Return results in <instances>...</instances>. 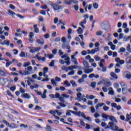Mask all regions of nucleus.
<instances>
[{"label": "nucleus", "mask_w": 131, "mask_h": 131, "mask_svg": "<svg viewBox=\"0 0 131 131\" xmlns=\"http://www.w3.org/2000/svg\"><path fill=\"white\" fill-rule=\"evenodd\" d=\"M83 24H86V20L84 19L83 21H81L79 23V25L82 27V28H85V26Z\"/></svg>", "instance_id": "obj_21"}, {"label": "nucleus", "mask_w": 131, "mask_h": 131, "mask_svg": "<svg viewBox=\"0 0 131 131\" xmlns=\"http://www.w3.org/2000/svg\"><path fill=\"white\" fill-rule=\"evenodd\" d=\"M54 64H55V61L52 60L49 64V66H50V67H54Z\"/></svg>", "instance_id": "obj_48"}, {"label": "nucleus", "mask_w": 131, "mask_h": 131, "mask_svg": "<svg viewBox=\"0 0 131 131\" xmlns=\"http://www.w3.org/2000/svg\"><path fill=\"white\" fill-rule=\"evenodd\" d=\"M77 32L78 34H82V33H83V30H82L81 28L79 27L78 28Z\"/></svg>", "instance_id": "obj_26"}, {"label": "nucleus", "mask_w": 131, "mask_h": 131, "mask_svg": "<svg viewBox=\"0 0 131 131\" xmlns=\"http://www.w3.org/2000/svg\"><path fill=\"white\" fill-rule=\"evenodd\" d=\"M97 52H98V50H97V49H96V48H95L94 49H92V50H91L90 54L94 55V54H96V53H97Z\"/></svg>", "instance_id": "obj_33"}, {"label": "nucleus", "mask_w": 131, "mask_h": 131, "mask_svg": "<svg viewBox=\"0 0 131 131\" xmlns=\"http://www.w3.org/2000/svg\"><path fill=\"white\" fill-rule=\"evenodd\" d=\"M58 24H62V25L65 26L66 25V21H63L62 19H59Z\"/></svg>", "instance_id": "obj_39"}, {"label": "nucleus", "mask_w": 131, "mask_h": 131, "mask_svg": "<svg viewBox=\"0 0 131 131\" xmlns=\"http://www.w3.org/2000/svg\"><path fill=\"white\" fill-rule=\"evenodd\" d=\"M49 113L54 116V115H56V111H50Z\"/></svg>", "instance_id": "obj_57"}, {"label": "nucleus", "mask_w": 131, "mask_h": 131, "mask_svg": "<svg viewBox=\"0 0 131 131\" xmlns=\"http://www.w3.org/2000/svg\"><path fill=\"white\" fill-rule=\"evenodd\" d=\"M91 111L92 113H95L96 112V110L95 109V107L94 106H92L91 107Z\"/></svg>", "instance_id": "obj_53"}, {"label": "nucleus", "mask_w": 131, "mask_h": 131, "mask_svg": "<svg viewBox=\"0 0 131 131\" xmlns=\"http://www.w3.org/2000/svg\"><path fill=\"white\" fill-rule=\"evenodd\" d=\"M101 28L102 29H104V30H107V29H106V24H102L101 25Z\"/></svg>", "instance_id": "obj_47"}, {"label": "nucleus", "mask_w": 131, "mask_h": 131, "mask_svg": "<svg viewBox=\"0 0 131 131\" xmlns=\"http://www.w3.org/2000/svg\"><path fill=\"white\" fill-rule=\"evenodd\" d=\"M34 49H35V52H39V51H40V50H41V48H40V47H36Z\"/></svg>", "instance_id": "obj_55"}, {"label": "nucleus", "mask_w": 131, "mask_h": 131, "mask_svg": "<svg viewBox=\"0 0 131 131\" xmlns=\"http://www.w3.org/2000/svg\"><path fill=\"white\" fill-rule=\"evenodd\" d=\"M31 63L30 62H25L23 64V67L25 68V70L22 72L21 71H19L18 73L20 74V75H29V74H31V72H32L33 68L32 67L30 66Z\"/></svg>", "instance_id": "obj_1"}, {"label": "nucleus", "mask_w": 131, "mask_h": 131, "mask_svg": "<svg viewBox=\"0 0 131 131\" xmlns=\"http://www.w3.org/2000/svg\"><path fill=\"white\" fill-rule=\"evenodd\" d=\"M36 42L39 45H45V40L42 38H39L36 40Z\"/></svg>", "instance_id": "obj_13"}, {"label": "nucleus", "mask_w": 131, "mask_h": 131, "mask_svg": "<svg viewBox=\"0 0 131 131\" xmlns=\"http://www.w3.org/2000/svg\"><path fill=\"white\" fill-rule=\"evenodd\" d=\"M71 83L72 86H73V88H76V86H77V84H76V83L75 82V81L74 80L71 81Z\"/></svg>", "instance_id": "obj_30"}, {"label": "nucleus", "mask_w": 131, "mask_h": 131, "mask_svg": "<svg viewBox=\"0 0 131 131\" xmlns=\"http://www.w3.org/2000/svg\"><path fill=\"white\" fill-rule=\"evenodd\" d=\"M33 28L36 33H39V29L37 28V25H34Z\"/></svg>", "instance_id": "obj_23"}, {"label": "nucleus", "mask_w": 131, "mask_h": 131, "mask_svg": "<svg viewBox=\"0 0 131 131\" xmlns=\"http://www.w3.org/2000/svg\"><path fill=\"white\" fill-rule=\"evenodd\" d=\"M72 111L71 110H68L66 113V115L67 116H70L71 115Z\"/></svg>", "instance_id": "obj_45"}, {"label": "nucleus", "mask_w": 131, "mask_h": 131, "mask_svg": "<svg viewBox=\"0 0 131 131\" xmlns=\"http://www.w3.org/2000/svg\"><path fill=\"white\" fill-rule=\"evenodd\" d=\"M111 76H112V77H113V78H115V79H117L118 78L117 75H116V74L113 72L111 73Z\"/></svg>", "instance_id": "obj_25"}, {"label": "nucleus", "mask_w": 131, "mask_h": 131, "mask_svg": "<svg viewBox=\"0 0 131 131\" xmlns=\"http://www.w3.org/2000/svg\"><path fill=\"white\" fill-rule=\"evenodd\" d=\"M76 101H79L80 102V101H82V94L80 92H78L77 94V98L76 99Z\"/></svg>", "instance_id": "obj_11"}, {"label": "nucleus", "mask_w": 131, "mask_h": 131, "mask_svg": "<svg viewBox=\"0 0 131 131\" xmlns=\"http://www.w3.org/2000/svg\"><path fill=\"white\" fill-rule=\"evenodd\" d=\"M38 60L39 61V62H46V57H42V56H39L38 57Z\"/></svg>", "instance_id": "obj_22"}, {"label": "nucleus", "mask_w": 131, "mask_h": 131, "mask_svg": "<svg viewBox=\"0 0 131 131\" xmlns=\"http://www.w3.org/2000/svg\"><path fill=\"white\" fill-rule=\"evenodd\" d=\"M103 106H105V103H98L96 105L95 108L96 109V110H99V108H100V107H103Z\"/></svg>", "instance_id": "obj_16"}, {"label": "nucleus", "mask_w": 131, "mask_h": 131, "mask_svg": "<svg viewBox=\"0 0 131 131\" xmlns=\"http://www.w3.org/2000/svg\"><path fill=\"white\" fill-rule=\"evenodd\" d=\"M58 104L60 105V106H61V107H63V108H65V107H66V104L61 103V102H58Z\"/></svg>", "instance_id": "obj_50"}, {"label": "nucleus", "mask_w": 131, "mask_h": 131, "mask_svg": "<svg viewBox=\"0 0 131 131\" xmlns=\"http://www.w3.org/2000/svg\"><path fill=\"white\" fill-rule=\"evenodd\" d=\"M61 96H62V98H63V99H64V98H66L67 99H68L70 97L69 95L66 94H61Z\"/></svg>", "instance_id": "obj_32"}, {"label": "nucleus", "mask_w": 131, "mask_h": 131, "mask_svg": "<svg viewBox=\"0 0 131 131\" xmlns=\"http://www.w3.org/2000/svg\"><path fill=\"white\" fill-rule=\"evenodd\" d=\"M62 48L63 49H67V50H69V49H71L70 45L69 44L63 43L62 45Z\"/></svg>", "instance_id": "obj_15"}, {"label": "nucleus", "mask_w": 131, "mask_h": 131, "mask_svg": "<svg viewBox=\"0 0 131 131\" xmlns=\"http://www.w3.org/2000/svg\"><path fill=\"white\" fill-rule=\"evenodd\" d=\"M123 76L127 79H131V73L128 71H124L123 73Z\"/></svg>", "instance_id": "obj_8"}, {"label": "nucleus", "mask_w": 131, "mask_h": 131, "mask_svg": "<svg viewBox=\"0 0 131 131\" xmlns=\"http://www.w3.org/2000/svg\"><path fill=\"white\" fill-rule=\"evenodd\" d=\"M120 84L122 88L123 94H125L127 92V85L123 81H120Z\"/></svg>", "instance_id": "obj_5"}, {"label": "nucleus", "mask_w": 131, "mask_h": 131, "mask_svg": "<svg viewBox=\"0 0 131 131\" xmlns=\"http://www.w3.org/2000/svg\"><path fill=\"white\" fill-rule=\"evenodd\" d=\"M130 119H131L130 115H129V114H127L126 121H129Z\"/></svg>", "instance_id": "obj_43"}, {"label": "nucleus", "mask_w": 131, "mask_h": 131, "mask_svg": "<svg viewBox=\"0 0 131 131\" xmlns=\"http://www.w3.org/2000/svg\"><path fill=\"white\" fill-rule=\"evenodd\" d=\"M9 127H10L11 128H18V126H17V124L14 123H11L9 125Z\"/></svg>", "instance_id": "obj_20"}, {"label": "nucleus", "mask_w": 131, "mask_h": 131, "mask_svg": "<svg viewBox=\"0 0 131 131\" xmlns=\"http://www.w3.org/2000/svg\"><path fill=\"white\" fill-rule=\"evenodd\" d=\"M8 15H10V16H11V17H14V16L16 15V13L13 12L12 10L10 9L8 10Z\"/></svg>", "instance_id": "obj_17"}, {"label": "nucleus", "mask_w": 131, "mask_h": 131, "mask_svg": "<svg viewBox=\"0 0 131 131\" xmlns=\"http://www.w3.org/2000/svg\"><path fill=\"white\" fill-rule=\"evenodd\" d=\"M111 49L113 50L114 51V50H115V49H116V46L115 45H112L111 46Z\"/></svg>", "instance_id": "obj_59"}, {"label": "nucleus", "mask_w": 131, "mask_h": 131, "mask_svg": "<svg viewBox=\"0 0 131 131\" xmlns=\"http://www.w3.org/2000/svg\"><path fill=\"white\" fill-rule=\"evenodd\" d=\"M61 69L62 70H65L67 72H68V68L66 67V66H63L61 67Z\"/></svg>", "instance_id": "obj_46"}, {"label": "nucleus", "mask_w": 131, "mask_h": 131, "mask_svg": "<svg viewBox=\"0 0 131 131\" xmlns=\"http://www.w3.org/2000/svg\"><path fill=\"white\" fill-rule=\"evenodd\" d=\"M102 117H103V118H104L105 119H109V118H110V116L106 115L105 114H102Z\"/></svg>", "instance_id": "obj_29"}, {"label": "nucleus", "mask_w": 131, "mask_h": 131, "mask_svg": "<svg viewBox=\"0 0 131 131\" xmlns=\"http://www.w3.org/2000/svg\"><path fill=\"white\" fill-rule=\"evenodd\" d=\"M96 84H97V83H96V82H92L91 85L92 88H93V89H95V88H96Z\"/></svg>", "instance_id": "obj_44"}, {"label": "nucleus", "mask_w": 131, "mask_h": 131, "mask_svg": "<svg viewBox=\"0 0 131 131\" xmlns=\"http://www.w3.org/2000/svg\"><path fill=\"white\" fill-rule=\"evenodd\" d=\"M77 116H82V117H83L84 119H86V117L85 116V115H84V113L81 112H78L77 113Z\"/></svg>", "instance_id": "obj_18"}, {"label": "nucleus", "mask_w": 131, "mask_h": 131, "mask_svg": "<svg viewBox=\"0 0 131 131\" xmlns=\"http://www.w3.org/2000/svg\"><path fill=\"white\" fill-rule=\"evenodd\" d=\"M71 59L72 60H73L74 64H75L76 65H77V64H78V62H77V59L75 58V55H72Z\"/></svg>", "instance_id": "obj_14"}, {"label": "nucleus", "mask_w": 131, "mask_h": 131, "mask_svg": "<svg viewBox=\"0 0 131 131\" xmlns=\"http://www.w3.org/2000/svg\"><path fill=\"white\" fill-rule=\"evenodd\" d=\"M93 6L94 8V9L97 10L98 8H99V4H98V3H95L93 4Z\"/></svg>", "instance_id": "obj_35"}, {"label": "nucleus", "mask_w": 131, "mask_h": 131, "mask_svg": "<svg viewBox=\"0 0 131 131\" xmlns=\"http://www.w3.org/2000/svg\"><path fill=\"white\" fill-rule=\"evenodd\" d=\"M95 46L96 47L95 50H97L98 51H99L100 49L99 48V47H100V43H99V42H96L95 44Z\"/></svg>", "instance_id": "obj_28"}, {"label": "nucleus", "mask_w": 131, "mask_h": 131, "mask_svg": "<svg viewBox=\"0 0 131 131\" xmlns=\"http://www.w3.org/2000/svg\"><path fill=\"white\" fill-rule=\"evenodd\" d=\"M62 79L61 78H59L58 77H56L55 79H51V83L54 85V86H57V82H59L61 81Z\"/></svg>", "instance_id": "obj_7"}, {"label": "nucleus", "mask_w": 131, "mask_h": 131, "mask_svg": "<svg viewBox=\"0 0 131 131\" xmlns=\"http://www.w3.org/2000/svg\"><path fill=\"white\" fill-rule=\"evenodd\" d=\"M103 109L104 111H108V110H109L110 108L109 107V106H106V105L104 104V105H103Z\"/></svg>", "instance_id": "obj_37"}, {"label": "nucleus", "mask_w": 131, "mask_h": 131, "mask_svg": "<svg viewBox=\"0 0 131 131\" xmlns=\"http://www.w3.org/2000/svg\"><path fill=\"white\" fill-rule=\"evenodd\" d=\"M73 8H74L75 11H78V5H75L73 6Z\"/></svg>", "instance_id": "obj_61"}, {"label": "nucleus", "mask_w": 131, "mask_h": 131, "mask_svg": "<svg viewBox=\"0 0 131 131\" xmlns=\"http://www.w3.org/2000/svg\"><path fill=\"white\" fill-rule=\"evenodd\" d=\"M56 99H59V101L61 103H64L65 102V100L63 98V97H61V95H60V93H57L55 95Z\"/></svg>", "instance_id": "obj_9"}, {"label": "nucleus", "mask_w": 131, "mask_h": 131, "mask_svg": "<svg viewBox=\"0 0 131 131\" xmlns=\"http://www.w3.org/2000/svg\"><path fill=\"white\" fill-rule=\"evenodd\" d=\"M64 13H66V14H67V15H70V11H69V10H68V9H66L64 10Z\"/></svg>", "instance_id": "obj_58"}, {"label": "nucleus", "mask_w": 131, "mask_h": 131, "mask_svg": "<svg viewBox=\"0 0 131 131\" xmlns=\"http://www.w3.org/2000/svg\"><path fill=\"white\" fill-rule=\"evenodd\" d=\"M115 60L116 62H117V63H119L120 65H122V64H124V60H120V58L119 57L116 58Z\"/></svg>", "instance_id": "obj_12"}, {"label": "nucleus", "mask_w": 131, "mask_h": 131, "mask_svg": "<svg viewBox=\"0 0 131 131\" xmlns=\"http://www.w3.org/2000/svg\"><path fill=\"white\" fill-rule=\"evenodd\" d=\"M4 45H6V46H9L10 45V41H7V40H4Z\"/></svg>", "instance_id": "obj_63"}, {"label": "nucleus", "mask_w": 131, "mask_h": 131, "mask_svg": "<svg viewBox=\"0 0 131 131\" xmlns=\"http://www.w3.org/2000/svg\"><path fill=\"white\" fill-rule=\"evenodd\" d=\"M114 86L115 89H118L119 88V84L118 83H114Z\"/></svg>", "instance_id": "obj_49"}, {"label": "nucleus", "mask_w": 131, "mask_h": 131, "mask_svg": "<svg viewBox=\"0 0 131 131\" xmlns=\"http://www.w3.org/2000/svg\"><path fill=\"white\" fill-rule=\"evenodd\" d=\"M104 84H105V85H106V86L107 88H108V86H110V82L105 81V82H104Z\"/></svg>", "instance_id": "obj_56"}, {"label": "nucleus", "mask_w": 131, "mask_h": 131, "mask_svg": "<svg viewBox=\"0 0 131 131\" xmlns=\"http://www.w3.org/2000/svg\"><path fill=\"white\" fill-rule=\"evenodd\" d=\"M75 74V71L74 70H72L68 73V75L72 76V75H74Z\"/></svg>", "instance_id": "obj_36"}, {"label": "nucleus", "mask_w": 131, "mask_h": 131, "mask_svg": "<svg viewBox=\"0 0 131 131\" xmlns=\"http://www.w3.org/2000/svg\"><path fill=\"white\" fill-rule=\"evenodd\" d=\"M80 124L82 125V126H85L86 124H85V123H84V122L83 121V120L80 119Z\"/></svg>", "instance_id": "obj_51"}, {"label": "nucleus", "mask_w": 131, "mask_h": 131, "mask_svg": "<svg viewBox=\"0 0 131 131\" xmlns=\"http://www.w3.org/2000/svg\"><path fill=\"white\" fill-rule=\"evenodd\" d=\"M61 41L63 43H65V42H66V38H65V37H62L61 38Z\"/></svg>", "instance_id": "obj_62"}, {"label": "nucleus", "mask_w": 131, "mask_h": 131, "mask_svg": "<svg viewBox=\"0 0 131 131\" xmlns=\"http://www.w3.org/2000/svg\"><path fill=\"white\" fill-rule=\"evenodd\" d=\"M126 50L129 53H131L130 45L128 44L126 47Z\"/></svg>", "instance_id": "obj_41"}, {"label": "nucleus", "mask_w": 131, "mask_h": 131, "mask_svg": "<svg viewBox=\"0 0 131 131\" xmlns=\"http://www.w3.org/2000/svg\"><path fill=\"white\" fill-rule=\"evenodd\" d=\"M19 57H21V58H25L26 57L25 53H24L23 51H21L19 54Z\"/></svg>", "instance_id": "obj_31"}, {"label": "nucleus", "mask_w": 131, "mask_h": 131, "mask_svg": "<svg viewBox=\"0 0 131 131\" xmlns=\"http://www.w3.org/2000/svg\"><path fill=\"white\" fill-rule=\"evenodd\" d=\"M3 123H5V124H6V125H7V126H8V127H10V124L9 123V122H8V121H7L6 120H3Z\"/></svg>", "instance_id": "obj_42"}, {"label": "nucleus", "mask_w": 131, "mask_h": 131, "mask_svg": "<svg viewBox=\"0 0 131 131\" xmlns=\"http://www.w3.org/2000/svg\"><path fill=\"white\" fill-rule=\"evenodd\" d=\"M61 59H64L66 61L65 63L67 64V65H70V57L68 56V53H66L64 55L61 56Z\"/></svg>", "instance_id": "obj_4"}, {"label": "nucleus", "mask_w": 131, "mask_h": 131, "mask_svg": "<svg viewBox=\"0 0 131 131\" xmlns=\"http://www.w3.org/2000/svg\"><path fill=\"white\" fill-rule=\"evenodd\" d=\"M72 0H64V3L65 5H68V6H70L72 5Z\"/></svg>", "instance_id": "obj_24"}, {"label": "nucleus", "mask_w": 131, "mask_h": 131, "mask_svg": "<svg viewBox=\"0 0 131 131\" xmlns=\"http://www.w3.org/2000/svg\"><path fill=\"white\" fill-rule=\"evenodd\" d=\"M34 36V34H33V33L31 32L30 33V34H29V38H33Z\"/></svg>", "instance_id": "obj_52"}, {"label": "nucleus", "mask_w": 131, "mask_h": 131, "mask_svg": "<svg viewBox=\"0 0 131 131\" xmlns=\"http://www.w3.org/2000/svg\"><path fill=\"white\" fill-rule=\"evenodd\" d=\"M83 64L85 67V69H83L84 73L90 74V73H92V72H93V69L89 68V62L86 60H84L83 61Z\"/></svg>", "instance_id": "obj_3"}, {"label": "nucleus", "mask_w": 131, "mask_h": 131, "mask_svg": "<svg viewBox=\"0 0 131 131\" xmlns=\"http://www.w3.org/2000/svg\"><path fill=\"white\" fill-rule=\"evenodd\" d=\"M109 119L111 120V121H112L108 122V125L110 126L111 129H112V130H117L118 129V126L114 124V122L116 123L118 122V121H117L116 118L113 116H110Z\"/></svg>", "instance_id": "obj_2"}, {"label": "nucleus", "mask_w": 131, "mask_h": 131, "mask_svg": "<svg viewBox=\"0 0 131 131\" xmlns=\"http://www.w3.org/2000/svg\"><path fill=\"white\" fill-rule=\"evenodd\" d=\"M15 61V59H13L12 60V61H8L7 62H6V67H9V66H10V65H11V64H13V63H14Z\"/></svg>", "instance_id": "obj_27"}, {"label": "nucleus", "mask_w": 131, "mask_h": 131, "mask_svg": "<svg viewBox=\"0 0 131 131\" xmlns=\"http://www.w3.org/2000/svg\"><path fill=\"white\" fill-rule=\"evenodd\" d=\"M52 7L54 11H59V10H62L63 7L61 5H59L57 4H52L50 5Z\"/></svg>", "instance_id": "obj_6"}, {"label": "nucleus", "mask_w": 131, "mask_h": 131, "mask_svg": "<svg viewBox=\"0 0 131 131\" xmlns=\"http://www.w3.org/2000/svg\"><path fill=\"white\" fill-rule=\"evenodd\" d=\"M94 59L95 60V61H100V60H101V57H100V56H98V55H95L94 56Z\"/></svg>", "instance_id": "obj_34"}, {"label": "nucleus", "mask_w": 131, "mask_h": 131, "mask_svg": "<svg viewBox=\"0 0 131 131\" xmlns=\"http://www.w3.org/2000/svg\"><path fill=\"white\" fill-rule=\"evenodd\" d=\"M63 84H64V85H67V86H68V87H69V86H70L71 85L70 84V83H69V82H68V80H66L64 82Z\"/></svg>", "instance_id": "obj_38"}, {"label": "nucleus", "mask_w": 131, "mask_h": 131, "mask_svg": "<svg viewBox=\"0 0 131 131\" xmlns=\"http://www.w3.org/2000/svg\"><path fill=\"white\" fill-rule=\"evenodd\" d=\"M21 98H24L25 99H31V96L28 93H23L21 95Z\"/></svg>", "instance_id": "obj_10"}, {"label": "nucleus", "mask_w": 131, "mask_h": 131, "mask_svg": "<svg viewBox=\"0 0 131 131\" xmlns=\"http://www.w3.org/2000/svg\"><path fill=\"white\" fill-rule=\"evenodd\" d=\"M20 127H24V128H26V127H28V125H25L24 124H21L20 125Z\"/></svg>", "instance_id": "obj_54"}, {"label": "nucleus", "mask_w": 131, "mask_h": 131, "mask_svg": "<svg viewBox=\"0 0 131 131\" xmlns=\"http://www.w3.org/2000/svg\"><path fill=\"white\" fill-rule=\"evenodd\" d=\"M100 114H99V113H96L94 114V117H95V118H98V117H100Z\"/></svg>", "instance_id": "obj_64"}, {"label": "nucleus", "mask_w": 131, "mask_h": 131, "mask_svg": "<svg viewBox=\"0 0 131 131\" xmlns=\"http://www.w3.org/2000/svg\"><path fill=\"white\" fill-rule=\"evenodd\" d=\"M125 62L126 64H131V55L126 58Z\"/></svg>", "instance_id": "obj_19"}, {"label": "nucleus", "mask_w": 131, "mask_h": 131, "mask_svg": "<svg viewBox=\"0 0 131 131\" xmlns=\"http://www.w3.org/2000/svg\"><path fill=\"white\" fill-rule=\"evenodd\" d=\"M0 75L1 76H5V75H6V73L5 71L2 70L1 69H0Z\"/></svg>", "instance_id": "obj_40"}, {"label": "nucleus", "mask_w": 131, "mask_h": 131, "mask_svg": "<svg viewBox=\"0 0 131 131\" xmlns=\"http://www.w3.org/2000/svg\"><path fill=\"white\" fill-rule=\"evenodd\" d=\"M74 4V5H78V1L76 0H72V4Z\"/></svg>", "instance_id": "obj_60"}]
</instances>
